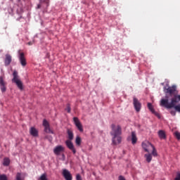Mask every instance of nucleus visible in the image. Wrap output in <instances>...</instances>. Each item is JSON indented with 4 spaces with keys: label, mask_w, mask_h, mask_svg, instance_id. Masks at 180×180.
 I'll return each mask as SVG.
<instances>
[{
    "label": "nucleus",
    "mask_w": 180,
    "mask_h": 180,
    "mask_svg": "<svg viewBox=\"0 0 180 180\" xmlns=\"http://www.w3.org/2000/svg\"><path fill=\"white\" fill-rule=\"evenodd\" d=\"M142 147L146 153H150V151L153 150L154 146L149 141H144L142 143Z\"/></svg>",
    "instance_id": "3"
},
{
    "label": "nucleus",
    "mask_w": 180,
    "mask_h": 180,
    "mask_svg": "<svg viewBox=\"0 0 180 180\" xmlns=\"http://www.w3.org/2000/svg\"><path fill=\"white\" fill-rule=\"evenodd\" d=\"M76 180H82V178L81 177V175L77 174V176H76Z\"/></svg>",
    "instance_id": "32"
},
{
    "label": "nucleus",
    "mask_w": 180,
    "mask_h": 180,
    "mask_svg": "<svg viewBox=\"0 0 180 180\" xmlns=\"http://www.w3.org/2000/svg\"><path fill=\"white\" fill-rule=\"evenodd\" d=\"M65 110H67L68 113H71V105L70 103L67 104Z\"/></svg>",
    "instance_id": "25"
},
{
    "label": "nucleus",
    "mask_w": 180,
    "mask_h": 180,
    "mask_svg": "<svg viewBox=\"0 0 180 180\" xmlns=\"http://www.w3.org/2000/svg\"><path fill=\"white\" fill-rule=\"evenodd\" d=\"M18 53H19L18 58H19L20 63L21 64L22 67H26V65H27V62H26V58L25 57V53L23 52L20 53V51H19Z\"/></svg>",
    "instance_id": "4"
},
{
    "label": "nucleus",
    "mask_w": 180,
    "mask_h": 180,
    "mask_svg": "<svg viewBox=\"0 0 180 180\" xmlns=\"http://www.w3.org/2000/svg\"><path fill=\"white\" fill-rule=\"evenodd\" d=\"M62 157H63V158H64V157H65V155L64 154H63V155H62Z\"/></svg>",
    "instance_id": "35"
},
{
    "label": "nucleus",
    "mask_w": 180,
    "mask_h": 180,
    "mask_svg": "<svg viewBox=\"0 0 180 180\" xmlns=\"http://www.w3.org/2000/svg\"><path fill=\"white\" fill-rule=\"evenodd\" d=\"M166 94L174 95V96L172 98L170 103H169L168 97H166V98H162L160 101V106L166 108V109H172V108H174L176 112L180 113V104L176 105V103L180 102V95L176 94H178V91H176V86H169L166 89Z\"/></svg>",
    "instance_id": "1"
},
{
    "label": "nucleus",
    "mask_w": 180,
    "mask_h": 180,
    "mask_svg": "<svg viewBox=\"0 0 180 180\" xmlns=\"http://www.w3.org/2000/svg\"><path fill=\"white\" fill-rule=\"evenodd\" d=\"M11 63H12V56H11L9 54H6L4 60V64L5 65H9Z\"/></svg>",
    "instance_id": "13"
},
{
    "label": "nucleus",
    "mask_w": 180,
    "mask_h": 180,
    "mask_svg": "<svg viewBox=\"0 0 180 180\" xmlns=\"http://www.w3.org/2000/svg\"><path fill=\"white\" fill-rule=\"evenodd\" d=\"M63 176L65 180H72V175H71V173L67 169L63 170Z\"/></svg>",
    "instance_id": "10"
},
{
    "label": "nucleus",
    "mask_w": 180,
    "mask_h": 180,
    "mask_svg": "<svg viewBox=\"0 0 180 180\" xmlns=\"http://www.w3.org/2000/svg\"><path fill=\"white\" fill-rule=\"evenodd\" d=\"M110 134L112 136V142L114 146H117L122 143V127L120 125L111 124Z\"/></svg>",
    "instance_id": "2"
},
{
    "label": "nucleus",
    "mask_w": 180,
    "mask_h": 180,
    "mask_svg": "<svg viewBox=\"0 0 180 180\" xmlns=\"http://www.w3.org/2000/svg\"><path fill=\"white\" fill-rule=\"evenodd\" d=\"M145 158H146L147 162H151V160H153V155L150 153L146 154Z\"/></svg>",
    "instance_id": "18"
},
{
    "label": "nucleus",
    "mask_w": 180,
    "mask_h": 180,
    "mask_svg": "<svg viewBox=\"0 0 180 180\" xmlns=\"http://www.w3.org/2000/svg\"><path fill=\"white\" fill-rule=\"evenodd\" d=\"M158 136H159L160 139H164L167 138V136L165 135V132L163 130H160L158 131Z\"/></svg>",
    "instance_id": "17"
},
{
    "label": "nucleus",
    "mask_w": 180,
    "mask_h": 180,
    "mask_svg": "<svg viewBox=\"0 0 180 180\" xmlns=\"http://www.w3.org/2000/svg\"><path fill=\"white\" fill-rule=\"evenodd\" d=\"M148 108L149 109V110L151 111L152 113L155 112V110H154V107H153V104H151L150 103H148Z\"/></svg>",
    "instance_id": "22"
},
{
    "label": "nucleus",
    "mask_w": 180,
    "mask_h": 180,
    "mask_svg": "<svg viewBox=\"0 0 180 180\" xmlns=\"http://www.w3.org/2000/svg\"><path fill=\"white\" fill-rule=\"evenodd\" d=\"M133 105L136 112H140V110H141V103H140L139 99L136 97L133 98Z\"/></svg>",
    "instance_id": "5"
},
{
    "label": "nucleus",
    "mask_w": 180,
    "mask_h": 180,
    "mask_svg": "<svg viewBox=\"0 0 180 180\" xmlns=\"http://www.w3.org/2000/svg\"><path fill=\"white\" fill-rule=\"evenodd\" d=\"M119 180H126V179H124V176H120Z\"/></svg>",
    "instance_id": "33"
},
{
    "label": "nucleus",
    "mask_w": 180,
    "mask_h": 180,
    "mask_svg": "<svg viewBox=\"0 0 180 180\" xmlns=\"http://www.w3.org/2000/svg\"><path fill=\"white\" fill-rule=\"evenodd\" d=\"M65 144H66L68 148H69V150H70V151H72V153H73V154L77 153V150L75 149V146H74V143H72V141H66Z\"/></svg>",
    "instance_id": "9"
},
{
    "label": "nucleus",
    "mask_w": 180,
    "mask_h": 180,
    "mask_svg": "<svg viewBox=\"0 0 180 180\" xmlns=\"http://www.w3.org/2000/svg\"><path fill=\"white\" fill-rule=\"evenodd\" d=\"M152 151V155H153V157H157L158 155V153H157V150L155 149V147H153L151 149Z\"/></svg>",
    "instance_id": "23"
},
{
    "label": "nucleus",
    "mask_w": 180,
    "mask_h": 180,
    "mask_svg": "<svg viewBox=\"0 0 180 180\" xmlns=\"http://www.w3.org/2000/svg\"><path fill=\"white\" fill-rule=\"evenodd\" d=\"M67 133H68V139H69L68 141H72V140H74V133L71 129H68Z\"/></svg>",
    "instance_id": "14"
},
{
    "label": "nucleus",
    "mask_w": 180,
    "mask_h": 180,
    "mask_svg": "<svg viewBox=\"0 0 180 180\" xmlns=\"http://www.w3.org/2000/svg\"><path fill=\"white\" fill-rule=\"evenodd\" d=\"M73 121L78 130H79L82 132L84 131V129L82 128V124H81L79 119H78V117H73Z\"/></svg>",
    "instance_id": "8"
},
{
    "label": "nucleus",
    "mask_w": 180,
    "mask_h": 180,
    "mask_svg": "<svg viewBox=\"0 0 180 180\" xmlns=\"http://www.w3.org/2000/svg\"><path fill=\"white\" fill-rule=\"evenodd\" d=\"M174 134H175V136H176L177 140H180V133L178 132V131H176V132H175Z\"/></svg>",
    "instance_id": "29"
},
{
    "label": "nucleus",
    "mask_w": 180,
    "mask_h": 180,
    "mask_svg": "<svg viewBox=\"0 0 180 180\" xmlns=\"http://www.w3.org/2000/svg\"><path fill=\"white\" fill-rule=\"evenodd\" d=\"M9 164H11V160H9V158H4L3 165H4V167H8Z\"/></svg>",
    "instance_id": "19"
},
{
    "label": "nucleus",
    "mask_w": 180,
    "mask_h": 180,
    "mask_svg": "<svg viewBox=\"0 0 180 180\" xmlns=\"http://www.w3.org/2000/svg\"><path fill=\"white\" fill-rule=\"evenodd\" d=\"M131 143L132 144H136V143H137V136L135 131L131 132Z\"/></svg>",
    "instance_id": "16"
},
{
    "label": "nucleus",
    "mask_w": 180,
    "mask_h": 180,
    "mask_svg": "<svg viewBox=\"0 0 180 180\" xmlns=\"http://www.w3.org/2000/svg\"><path fill=\"white\" fill-rule=\"evenodd\" d=\"M30 134L33 137H38L39 136V131L37 130L36 128L32 127L30 129Z\"/></svg>",
    "instance_id": "12"
},
{
    "label": "nucleus",
    "mask_w": 180,
    "mask_h": 180,
    "mask_svg": "<svg viewBox=\"0 0 180 180\" xmlns=\"http://www.w3.org/2000/svg\"><path fill=\"white\" fill-rule=\"evenodd\" d=\"M153 113V115H155V116H157V117H158V119L161 118V116L160 115V113L157 112L155 111V112H152Z\"/></svg>",
    "instance_id": "30"
},
{
    "label": "nucleus",
    "mask_w": 180,
    "mask_h": 180,
    "mask_svg": "<svg viewBox=\"0 0 180 180\" xmlns=\"http://www.w3.org/2000/svg\"><path fill=\"white\" fill-rule=\"evenodd\" d=\"M16 180H25V177H22V174H20V172L17 173L16 174V177H15Z\"/></svg>",
    "instance_id": "24"
},
{
    "label": "nucleus",
    "mask_w": 180,
    "mask_h": 180,
    "mask_svg": "<svg viewBox=\"0 0 180 180\" xmlns=\"http://www.w3.org/2000/svg\"><path fill=\"white\" fill-rule=\"evenodd\" d=\"M81 143H82L81 137L77 136L75 140L76 146H81Z\"/></svg>",
    "instance_id": "21"
},
{
    "label": "nucleus",
    "mask_w": 180,
    "mask_h": 180,
    "mask_svg": "<svg viewBox=\"0 0 180 180\" xmlns=\"http://www.w3.org/2000/svg\"><path fill=\"white\" fill-rule=\"evenodd\" d=\"M65 150V148L63 146H57L53 148V154H55V155H60Z\"/></svg>",
    "instance_id": "7"
},
{
    "label": "nucleus",
    "mask_w": 180,
    "mask_h": 180,
    "mask_svg": "<svg viewBox=\"0 0 180 180\" xmlns=\"http://www.w3.org/2000/svg\"><path fill=\"white\" fill-rule=\"evenodd\" d=\"M39 180H47V176H46V174H42Z\"/></svg>",
    "instance_id": "27"
},
{
    "label": "nucleus",
    "mask_w": 180,
    "mask_h": 180,
    "mask_svg": "<svg viewBox=\"0 0 180 180\" xmlns=\"http://www.w3.org/2000/svg\"><path fill=\"white\" fill-rule=\"evenodd\" d=\"M43 126L44 127V131L46 133H50L51 134H54V131H53V130H51V129L50 128V124L49 123L47 120H43Z\"/></svg>",
    "instance_id": "6"
},
{
    "label": "nucleus",
    "mask_w": 180,
    "mask_h": 180,
    "mask_svg": "<svg viewBox=\"0 0 180 180\" xmlns=\"http://www.w3.org/2000/svg\"><path fill=\"white\" fill-rule=\"evenodd\" d=\"M170 114L172 115V116H175L176 115V110H172L170 111Z\"/></svg>",
    "instance_id": "28"
},
{
    "label": "nucleus",
    "mask_w": 180,
    "mask_h": 180,
    "mask_svg": "<svg viewBox=\"0 0 180 180\" xmlns=\"http://www.w3.org/2000/svg\"><path fill=\"white\" fill-rule=\"evenodd\" d=\"M0 88L1 92H6V82H5L2 77H0Z\"/></svg>",
    "instance_id": "11"
},
{
    "label": "nucleus",
    "mask_w": 180,
    "mask_h": 180,
    "mask_svg": "<svg viewBox=\"0 0 180 180\" xmlns=\"http://www.w3.org/2000/svg\"><path fill=\"white\" fill-rule=\"evenodd\" d=\"M13 78L12 79V82L19 79V76H18V72L14 71L13 73Z\"/></svg>",
    "instance_id": "20"
},
{
    "label": "nucleus",
    "mask_w": 180,
    "mask_h": 180,
    "mask_svg": "<svg viewBox=\"0 0 180 180\" xmlns=\"http://www.w3.org/2000/svg\"><path fill=\"white\" fill-rule=\"evenodd\" d=\"M38 8H40V5H38Z\"/></svg>",
    "instance_id": "36"
},
{
    "label": "nucleus",
    "mask_w": 180,
    "mask_h": 180,
    "mask_svg": "<svg viewBox=\"0 0 180 180\" xmlns=\"http://www.w3.org/2000/svg\"><path fill=\"white\" fill-rule=\"evenodd\" d=\"M174 180H180V172H178L176 174V176Z\"/></svg>",
    "instance_id": "31"
},
{
    "label": "nucleus",
    "mask_w": 180,
    "mask_h": 180,
    "mask_svg": "<svg viewBox=\"0 0 180 180\" xmlns=\"http://www.w3.org/2000/svg\"><path fill=\"white\" fill-rule=\"evenodd\" d=\"M33 41H30L27 43L28 46H32L33 44Z\"/></svg>",
    "instance_id": "34"
},
{
    "label": "nucleus",
    "mask_w": 180,
    "mask_h": 180,
    "mask_svg": "<svg viewBox=\"0 0 180 180\" xmlns=\"http://www.w3.org/2000/svg\"><path fill=\"white\" fill-rule=\"evenodd\" d=\"M13 82H15V84H16L18 88H19V89H23V83H22V81H20V79H18L17 80H14L13 81Z\"/></svg>",
    "instance_id": "15"
},
{
    "label": "nucleus",
    "mask_w": 180,
    "mask_h": 180,
    "mask_svg": "<svg viewBox=\"0 0 180 180\" xmlns=\"http://www.w3.org/2000/svg\"><path fill=\"white\" fill-rule=\"evenodd\" d=\"M0 180H8L6 174H0Z\"/></svg>",
    "instance_id": "26"
}]
</instances>
